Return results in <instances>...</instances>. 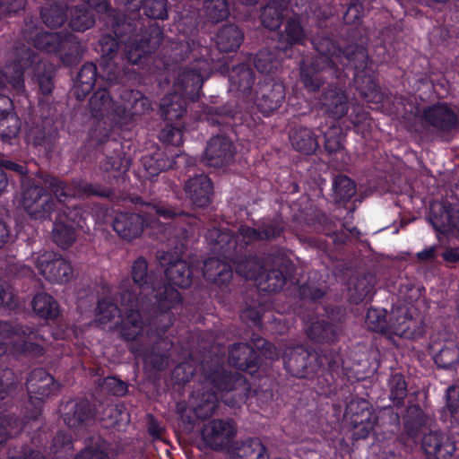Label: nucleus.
<instances>
[{
    "instance_id": "f257e3e1",
    "label": "nucleus",
    "mask_w": 459,
    "mask_h": 459,
    "mask_svg": "<svg viewBox=\"0 0 459 459\" xmlns=\"http://www.w3.org/2000/svg\"><path fill=\"white\" fill-rule=\"evenodd\" d=\"M201 21L199 9L184 4L174 17L173 30L178 32L169 45L162 48L163 68L169 69L170 64H179L190 60L189 65L178 74V84L184 85L191 81L192 97L197 96V91L209 77L219 59L214 49L208 46L207 35L198 30Z\"/></svg>"
},
{
    "instance_id": "f03ea898",
    "label": "nucleus",
    "mask_w": 459,
    "mask_h": 459,
    "mask_svg": "<svg viewBox=\"0 0 459 459\" xmlns=\"http://www.w3.org/2000/svg\"><path fill=\"white\" fill-rule=\"evenodd\" d=\"M311 44L318 53L314 60L337 65L341 70L349 72L352 76L353 87L363 100L381 102L383 93L377 83L373 62L362 40L360 43H350L342 47L333 36L322 30L312 37Z\"/></svg>"
},
{
    "instance_id": "7ed1b4c3",
    "label": "nucleus",
    "mask_w": 459,
    "mask_h": 459,
    "mask_svg": "<svg viewBox=\"0 0 459 459\" xmlns=\"http://www.w3.org/2000/svg\"><path fill=\"white\" fill-rule=\"evenodd\" d=\"M101 83L94 91L89 101V108L91 116L97 119L96 125L89 132V140L91 145L99 148L104 145L105 150H111L112 153H106V157L100 161V168L105 172L114 171L118 178L126 173L131 164V160L126 155L120 142L110 138L113 125V110L117 106L111 97V89L115 85L125 84L126 82H108L101 74Z\"/></svg>"
},
{
    "instance_id": "20e7f679",
    "label": "nucleus",
    "mask_w": 459,
    "mask_h": 459,
    "mask_svg": "<svg viewBox=\"0 0 459 459\" xmlns=\"http://www.w3.org/2000/svg\"><path fill=\"white\" fill-rule=\"evenodd\" d=\"M202 370L206 384L192 393V404L195 415L199 419H208L213 415L219 407L218 392L226 393L230 396L225 398V403L230 407H239L249 397L251 387L247 378L238 372L224 369L221 364H202Z\"/></svg>"
},
{
    "instance_id": "39448f33",
    "label": "nucleus",
    "mask_w": 459,
    "mask_h": 459,
    "mask_svg": "<svg viewBox=\"0 0 459 459\" xmlns=\"http://www.w3.org/2000/svg\"><path fill=\"white\" fill-rule=\"evenodd\" d=\"M320 60L302 59L299 65L300 82L308 92H317L328 76L335 79L331 82L320 98L321 109L334 120L342 118L349 110L347 87L353 86L351 74L341 70L337 65H330Z\"/></svg>"
},
{
    "instance_id": "423d86ee",
    "label": "nucleus",
    "mask_w": 459,
    "mask_h": 459,
    "mask_svg": "<svg viewBox=\"0 0 459 459\" xmlns=\"http://www.w3.org/2000/svg\"><path fill=\"white\" fill-rule=\"evenodd\" d=\"M137 15L129 17L121 13H111L112 30L115 36L123 43L121 59L132 66H137L138 70H144L145 66H148L146 72L154 74V69L149 65L155 61L153 56L164 40V32L156 23L150 24L137 32Z\"/></svg>"
},
{
    "instance_id": "0eeeda50",
    "label": "nucleus",
    "mask_w": 459,
    "mask_h": 459,
    "mask_svg": "<svg viewBox=\"0 0 459 459\" xmlns=\"http://www.w3.org/2000/svg\"><path fill=\"white\" fill-rule=\"evenodd\" d=\"M344 355L340 347L320 349L318 351L303 345L288 348L283 355L286 371L298 378H323L331 385L340 376Z\"/></svg>"
},
{
    "instance_id": "6e6552de",
    "label": "nucleus",
    "mask_w": 459,
    "mask_h": 459,
    "mask_svg": "<svg viewBox=\"0 0 459 459\" xmlns=\"http://www.w3.org/2000/svg\"><path fill=\"white\" fill-rule=\"evenodd\" d=\"M245 243L237 249H223L212 252L216 256L207 258L204 263L203 275L206 281L218 286L227 285L233 276L232 266L238 274L246 279L257 280L265 273L264 259L252 251H245Z\"/></svg>"
},
{
    "instance_id": "1a4fd4ad",
    "label": "nucleus",
    "mask_w": 459,
    "mask_h": 459,
    "mask_svg": "<svg viewBox=\"0 0 459 459\" xmlns=\"http://www.w3.org/2000/svg\"><path fill=\"white\" fill-rule=\"evenodd\" d=\"M141 213L119 212L112 222L113 230L125 240L131 241L141 236L144 228L152 227L156 219L170 221V224L178 227L181 231H187L192 217L188 212L171 207L162 203L144 204Z\"/></svg>"
},
{
    "instance_id": "9d476101",
    "label": "nucleus",
    "mask_w": 459,
    "mask_h": 459,
    "mask_svg": "<svg viewBox=\"0 0 459 459\" xmlns=\"http://www.w3.org/2000/svg\"><path fill=\"white\" fill-rule=\"evenodd\" d=\"M128 280L119 284L120 306L125 312L117 326L121 338L127 342L137 340L143 332L148 336L149 312L143 310L144 300H139V297L133 291Z\"/></svg>"
},
{
    "instance_id": "9b49d317",
    "label": "nucleus",
    "mask_w": 459,
    "mask_h": 459,
    "mask_svg": "<svg viewBox=\"0 0 459 459\" xmlns=\"http://www.w3.org/2000/svg\"><path fill=\"white\" fill-rule=\"evenodd\" d=\"M60 385L46 369H32L26 380L28 401L21 409L20 419L24 420L25 427L30 421H38L43 411V403L50 396L56 394Z\"/></svg>"
},
{
    "instance_id": "f8f14e48",
    "label": "nucleus",
    "mask_w": 459,
    "mask_h": 459,
    "mask_svg": "<svg viewBox=\"0 0 459 459\" xmlns=\"http://www.w3.org/2000/svg\"><path fill=\"white\" fill-rule=\"evenodd\" d=\"M149 292L153 293L154 301L147 308L150 316L147 323L148 331H156L159 334L167 333L175 320L172 310L182 305V295L168 282L159 286L153 285Z\"/></svg>"
},
{
    "instance_id": "ddd939ff",
    "label": "nucleus",
    "mask_w": 459,
    "mask_h": 459,
    "mask_svg": "<svg viewBox=\"0 0 459 459\" xmlns=\"http://www.w3.org/2000/svg\"><path fill=\"white\" fill-rule=\"evenodd\" d=\"M46 175L49 174L39 172L22 186L21 204L29 216L34 220L48 219L56 209V201L52 196L55 195V191L45 183Z\"/></svg>"
},
{
    "instance_id": "4468645a",
    "label": "nucleus",
    "mask_w": 459,
    "mask_h": 459,
    "mask_svg": "<svg viewBox=\"0 0 459 459\" xmlns=\"http://www.w3.org/2000/svg\"><path fill=\"white\" fill-rule=\"evenodd\" d=\"M123 43L116 36L105 34L100 37L97 51L100 54L101 76L111 82H126L131 79H136L138 75L143 74V70H136L129 67V64L118 65L116 58L118 50Z\"/></svg>"
},
{
    "instance_id": "2eb2a0df",
    "label": "nucleus",
    "mask_w": 459,
    "mask_h": 459,
    "mask_svg": "<svg viewBox=\"0 0 459 459\" xmlns=\"http://www.w3.org/2000/svg\"><path fill=\"white\" fill-rule=\"evenodd\" d=\"M45 183L55 191V197L61 204L73 198H88L91 196L109 198L114 191L111 187L100 184H92L82 178H74L70 183L65 182L52 175L44 176Z\"/></svg>"
},
{
    "instance_id": "dca6fc26",
    "label": "nucleus",
    "mask_w": 459,
    "mask_h": 459,
    "mask_svg": "<svg viewBox=\"0 0 459 459\" xmlns=\"http://www.w3.org/2000/svg\"><path fill=\"white\" fill-rule=\"evenodd\" d=\"M120 100L113 110V125L117 127L133 126L152 110L151 100L137 90L123 88Z\"/></svg>"
},
{
    "instance_id": "f3484780",
    "label": "nucleus",
    "mask_w": 459,
    "mask_h": 459,
    "mask_svg": "<svg viewBox=\"0 0 459 459\" xmlns=\"http://www.w3.org/2000/svg\"><path fill=\"white\" fill-rule=\"evenodd\" d=\"M35 48L47 53L56 54L63 64L72 65L80 54V43L71 32H39L34 39Z\"/></svg>"
},
{
    "instance_id": "a211bd4d",
    "label": "nucleus",
    "mask_w": 459,
    "mask_h": 459,
    "mask_svg": "<svg viewBox=\"0 0 459 459\" xmlns=\"http://www.w3.org/2000/svg\"><path fill=\"white\" fill-rule=\"evenodd\" d=\"M40 124L32 126L27 133L28 139L34 146L43 147L47 152H52L59 139L58 127L55 125L58 112L56 106L43 98L39 99Z\"/></svg>"
},
{
    "instance_id": "6ab92c4d",
    "label": "nucleus",
    "mask_w": 459,
    "mask_h": 459,
    "mask_svg": "<svg viewBox=\"0 0 459 459\" xmlns=\"http://www.w3.org/2000/svg\"><path fill=\"white\" fill-rule=\"evenodd\" d=\"M210 250L221 252L223 249H237V245L245 243V251H251L249 246L252 243L263 241L259 223L256 228L248 225H241L238 229V235L230 230H222L218 228L209 230L205 235Z\"/></svg>"
},
{
    "instance_id": "aec40b11",
    "label": "nucleus",
    "mask_w": 459,
    "mask_h": 459,
    "mask_svg": "<svg viewBox=\"0 0 459 459\" xmlns=\"http://www.w3.org/2000/svg\"><path fill=\"white\" fill-rule=\"evenodd\" d=\"M271 268L266 272L264 290L280 291L288 281L295 277L296 265L290 259L288 250L283 247L273 249L267 256Z\"/></svg>"
},
{
    "instance_id": "412c9836",
    "label": "nucleus",
    "mask_w": 459,
    "mask_h": 459,
    "mask_svg": "<svg viewBox=\"0 0 459 459\" xmlns=\"http://www.w3.org/2000/svg\"><path fill=\"white\" fill-rule=\"evenodd\" d=\"M421 121L445 140H448L447 137L459 128V114L450 104L444 101L424 107Z\"/></svg>"
},
{
    "instance_id": "4be33fe9",
    "label": "nucleus",
    "mask_w": 459,
    "mask_h": 459,
    "mask_svg": "<svg viewBox=\"0 0 459 459\" xmlns=\"http://www.w3.org/2000/svg\"><path fill=\"white\" fill-rule=\"evenodd\" d=\"M165 334L166 333L159 334L156 331L148 332V338L153 341V344L150 348L136 346L131 349L136 357L143 359L144 368L150 371H162L169 363L174 342Z\"/></svg>"
},
{
    "instance_id": "5701e85b",
    "label": "nucleus",
    "mask_w": 459,
    "mask_h": 459,
    "mask_svg": "<svg viewBox=\"0 0 459 459\" xmlns=\"http://www.w3.org/2000/svg\"><path fill=\"white\" fill-rule=\"evenodd\" d=\"M345 416L349 418L353 429L355 440L367 438L378 421L371 404L364 398L351 400L345 408Z\"/></svg>"
},
{
    "instance_id": "b1692460",
    "label": "nucleus",
    "mask_w": 459,
    "mask_h": 459,
    "mask_svg": "<svg viewBox=\"0 0 459 459\" xmlns=\"http://www.w3.org/2000/svg\"><path fill=\"white\" fill-rule=\"evenodd\" d=\"M178 82V76L174 82L175 91L165 95L160 100V115L167 122L182 118L186 112L188 100L195 102L200 98L203 85L198 89L197 96L194 98L189 92L192 88L191 81L186 82L184 85H179Z\"/></svg>"
},
{
    "instance_id": "393cba45",
    "label": "nucleus",
    "mask_w": 459,
    "mask_h": 459,
    "mask_svg": "<svg viewBox=\"0 0 459 459\" xmlns=\"http://www.w3.org/2000/svg\"><path fill=\"white\" fill-rule=\"evenodd\" d=\"M35 61L34 50L22 46L16 49L14 59L11 64L0 68V89L13 88L17 93L25 91V68Z\"/></svg>"
},
{
    "instance_id": "a878e982",
    "label": "nucleus",
    "mask_w": 459,
    "mask_h": 459,
    "mask_svg": "<svg viewBox=\"0 0 459 459\" xmlns=\"http://www.w3.org/2000/svg\"><path fill=\"white\" fill-rule=\"evenodd\" d=\"M200 434L206 447L222 451L230 446L236 436V425L231 419H213L203 424Z\"/></svg>"
},
{
    "instance_id": "bb28decb",
    "label": "nucleus",
    "mask_w": 459,
    "mask_h": 459,
    "mask_svg": "<svg viewBox=\"0 0 459 459\" xmlns=\"http://www.w3.org/2000/svg\"><path fill=\"white\" fill-rule=\"evenodd\" d=\"M283 82L265 78L260 81L255 91V104L264 117H269L281 108L285 100Z\"/></svg>"
},
{
    "instance_id": "cd10ccee",
    "label": "nucleus",
    "mask_w": 459,
    "mask_h": 459,
    "mask_svg": "<svg viewBox=\"0 0 459 459\" xmlns=\"http://www.w3.org/2000/svg\"><path fill=\"white\" fill-rule=\"evenodd\" d=\"M36 267L39 273L52 283H66L72 279L74 273L71 264L54 252H45L38 256Z\"/></svg>"
},
{
    "instance_id": "c85d7f7f",
    "label": "nucleus",
    "mask_w": 459,
    "mask_h": 459,
    "mask_svg": "<svg viewBox=\"0 0 459 459\" xmlns=\"http://www.w3.org/2000/svg\"><path fill=\"white\" fill-rule=\"evenodd\" d=\"M96 416V406L88 399L70 400L61 407V417L70 429L88 427L95 421Z\"/></svg>"
},
{
    "instance_id": "c756f323",
    "label": "nucleus",
    "mask_w": 459,
    "mask_h": 459,
    "mask_svg": "<svg viewBox=\"0 0 459 459\" xmlns=\"http://www.w3.org/2000/svg\"><path fill=\"white\" fill-rule=\"evenodd\" d=\"M157 258L165 268L164 273L168 283L181 289L191 286L193 281L192 266L185 260L174 257L169 252H159Z\"/></svg>"
},
{
    "instance_id": "7c9ffc66",
    "label": "nucleus",
    "mask_w": 459,
    "mask_h": 459,
    "mask_svg": "<svg viewBox=\"0 0 459 459\" xmlns=\"http://www.w3.org/2000/svg\"><path fill=\"white\" fill-rule=\"evenodd\" d=\"M429 222L434 230L441 234H459V208L451 204L435 202L430 204Z\"/></svg>"
},
{
    "instance_id": "2f4dec72",
    "label": "nucleus",
    "mask_w": 459,
    "mask_h": 459,
    "mask_svg": "<svg viewBox=\"0 0 459 459\" xmlns=\"http://www.w3.org/2000/svg\"><path fill=\"white\" fill-rule=\"evenodd\" d=\"M230 366L243 372L253 375L257 371L261 364V357L258 351L247 342H236L228 349Z\"/></svg>"
},
{
    "instance_id": "473e14b6",
    "label": "nucleus",
    "mask_w": 459,
    "mask_h": 459,
    "mask_svg": "<svg viewBox=\"0 0 459 459\" xmlns=\"http://www.w3.org/2000/svg\"><path fill=\"white\" fill-rule=\"evenodd\" d=\"M235 155L232 141L224 135H215L210 139L204 152V158L211 167L221 168L230 163Z\"/></svg>"
},
{
    "instance_id": "72a5a7b5",
    "label": "nucleus",
    "mask_w": 459,
    "mask_h": 459,
    "mask_svg": "<svg viewBox=\"0 0 459 459\" xmlns=\"http://www.w3.org/2000/svg\"><path fill=\"white\" fill-rule=\"evenodd\" d=\"M184 190L195 207L206 208L212 202L213 183L207 175L200 174L190 178L186 182Z\"/></svg>"
},
{
    "instance_id": "f704fd0d",
    "label": "nucleus",
    "mask_w": 459,
    "mask_h": 459,
    "mask_svg": "<svg viewBox=\"0 0 459 459\" xmlns=\"http://www.w3.org/2000/svg\"><path fill=\"white\" fill-rule=\"evenodd\" d=\"M307 338L314 343L333 344L342 333L341 325L332 320L316 319L306 328Z\"/></svg>"
},
{
    "instance_id": "c9c22d12",
    "label": "nucleus",
    "mask_w": 459,
    "mask_h": 459,
    "mask_svg": "<svg viewBox=\"0 0 459 459\" xmlns=\"http://www.w3.org/2000/svg\"><path fill=\"white\" fill-rule=\"evenodd\" d=\"M18 395L15 394L7 405H4V402L0 400L2 414L0 417V446L5 443L8 437L20 434L25 429L24 420L20 419V416H16L14 412L9 411L13 406L18 408L16 404L19 402Z\"/></svg>"
},
{
    "instance_id": "e433bc0d",
    "label": "nucleus",
    "mask_w": 459,
    "mask_h": 459,
    "mask_svg": "<svg viewBox=\"0 0 459 459\" xmlns=\"http://www.w3.org/2000/svg\"><path fill=\"white\" fill-rule=\"evenodd\" d=\"M421 446L424 452L435 459H451L456 450L455 442L439 431L425 434Z\"/></svg>"
},
{
    "instance_id": "4c0bfd02",
    "label": "nucleus",
    "mask_w": 459,
    "mask_h": 459,
    "mask_svg": "<svg viewBox=\"0 0 459 459\" xmlns=\"http://www.w3.org/2000/svg\"><path fill=\"white\" fill-rule=\"evenodd\" d=\"M131 275L133 283L128 279L131 285L130 290L135 291V293L139 297V300H144L145 299L151 300L150 299H148L147 296L151 288L154 284L152 281V276L149 272L147 260L143 256H140L136 260H134L131 269ZM123 281H126V279H123L119 282V284Z\"/></svg>"
},
{
    "instance_id": "58836bf2",
    "label": "nucleus",
    "mask_w": 459,
    "mask_h": 459,
    "mask_svg": "<svg viewBox=\"0 0 459 459\" xmlns=\"http://www.w3.org/2000/svg\"><path fill=\"white\" fill-rule=\"evenodd\" d=\"M255 80V74L247 64L234 65L230 72V90L238 97L248 99L252 96V89Z\"/></svg>"
},
{
    "instance_id": "ea45409f",
    "label": "nucleus",
    "mask_w": 459,
    "mask_h": 459,
    "mask_svg": "<svg viewBox=\"0 0 459 459\" xmlns=\"http://www.w3.org/2000/svg\"><path fill=\"white\" fill-rule=\"evenodd\" d=\"M204 112L207 115L211 125L218 126L222 129L240 125L244 118V114L237 111L230 103H227L220 107H207L204 109ZM244 122L247 123V126H250V123L247 122L246 118L243 123Z\"/></svg>"
},
{
    "instance_id": "a19ab883",
    "label": "nucleus",
    "mask_w": 459,
    "mask_h": 459,
    "mask_svg": "<svg viewBox=\"0 0 459 459\" xmlns=\"http://www.w3.org/2000/svg\"><path fill=\"white\" fill-rule=\"evenodd\" d=\"M207 39L211 48V43L214 40L216 48L220 52H236L244 40V33L238 26L226 24L219 29L214 38L207 35Z\"/></svg>"
},
{
    "instance_id": "79ce46f5",
    "label": "nucleus",
    "mask_w": 459,
    "mask_h": 459,
    "mask_svg": "<svg viewBox=\"0 0 459 459\" xmlns=\"http://www.w3.org/2000/svg\"><path fill=\"white\" fill-rule=\"evenodd\" d=\"M96 65L92 62H86L81 67L76 79L74 80L73 94L76 100H83L85 97L93 90L94 86L101 83Z\"/></svg>"
},
{
    "instance_id": "37998d69",
    "label": "nucleus",
    "mask_w": 459,
    "mask_h": 459,
    "mask_svg": "<svg viewBox=\"0 0 459 459\" xmlns=\"http://www.w3.org/2000/svg\"><path fill=\"white\" fill-rule=\"evenodd\" d=\"M289 140L296 152L305 155L314 154L319 149L317 135L313 129L304 126L290 128Z\"/></svg>"
},
{
    "instance_id": "c03bdc74",
    "label": "nucleus",
    "mask_w": 459,
    "mask_h": 459,
    "mask_svg": "<svg viewBox=\"0 0 459 459\" xmlns=\"http://www.w3.org/2000/svg\"><path fill=\"white\" fill-rule=\"evenodd\" d=\"M306 39L307 34L299 19L290 18L288 20L279 39V45L282 48L284 56L291 58L293 56L292 47L303 45Z\"/></svg>"
},
{
    "instance_id": "a18cd8bd",
    "label": "nucleus",
    "mask_w": 459,
    "mask_h": 459,
    "mask_svg": "<svg viewBox=\"0 0 459 459\" xmlns=\"http://www.w3.org/2000/svg\"><path fill=\"white\" fill-rule=\"evenodd\" d=\"M35 61L25 68L32 69V78L39 86V93L46 98H49L54 90L55 71L50 64L43 62L39 55L34 51Z\"/></svg>"
},
{
    "instance_id": "49530a36",
    "label": "nucleus",
    "mask_w": 459,
    "mask_h": 459,
    "mask_svg": "<svg viewBox=\"0 0 459 459\" xmlns=\"http://www.w3.org/2000/svg\"><path fill=\"white\" fill-rule=\"evenodd\" d=\"M15 336L37 339L39 336V331L33 325L0 320V357L7 351L4 340L11 339Z\"/></svg>"
},
{
    "instance_id": "de8ad7c7",
    "label": "nucleus",
    "mask_w": 459,
    "mask_h": 459,
    "mask_svg": "<svg viewBox=\"0 0 459 459\" xmlns=\"http://www.w3.org/2000/svg\"><path fill=\"white\" fill-rule=\"evenodd\" d=\"M282 56L284 55L280 45L274 48H264L255 55L253 63L259 73L270 74L281 66Z\"/></svg>"
},
{
    "instance_id": "09e8293b",
    "label": "nucleus",
    "mask_w": 459,
    "mask_h": 459,
    "mask_svg": "<svg viewBox=\"0 0 459 459\" xmlns=\"http://www.w3.org/2000/svg\"><path fill=\"white\" fill-rule=\"evenodd\" d=\"M291 0H269L262 8L260 19L263 26L270 30H275L281 25L284 13Z\"/></svg>"
},
{
    "instance_id": "8fccbe9b",
    "label": "nucleus",
    "mask_w": 459,
    "mask_h": 459,
    "mask_svg": "<svg viewBox=\"0 0 459 459\" xmlns=\"http://www.w3.org/2000/svg\"><path fill=\"white\" fill-rule=\"evenodd\" d=\"M129 11L139 12L152 20H165L168 18L167 0H121Z\"/></svg>"
},
{
    "instance_id": "3c124183",
    "label": "nucleus",
    "mask_w": 459,
    "mask_h": 459,
    "mask_svg": "<svg viewBox=\"0 0 459 459\" xmlns=\"http://www.w3.org/2000/svg\"><path fill=\"white\" fill-rule=\"evenodd\" d=\"M167 152L168 151L156 152L153 154H147L142 158L144 169L150 177H156L160 172L174 168L176 164L175 158L178 157V154L170 153L169 155Z\"/></svg>"
},
{
    "instance_id": "603ef678",
    "label": "nucleus",
    "mask_w": 459,
    "mask_h": 459,
    "mask_svg": "<svg viewBox=\"0 0 459 459\" xmlns=\"http://www.w3.org/2000/svg\"><path fill=\"white\" fill-rule=\"evenodd\" d=\"M433 359L441 368H453L459 362V346L452 341L446 342L440 348L431 346Z\"/></svg>"
},
{
    "instance_id": "864d4df0",
    "label": "nucleus",
    "mask_w": 459,
    "mask_h": 459,
    "mask_svg": "<svg viewBox=\"0 0 459 459\" xmlns=\"http://www.w3.org/2000/svg\"><path fill=\"white\" fill-rule=\"evenodd\" d=\"M32 308L35 314L43 319L54 320L60 315L58 302L49 294L41 292L33 297Z\"/></svg>"
},
{
    "instance_id": "5fc2aeb1",
    "label": "nucleus",
    "mask_w": 459,
    "mask_h": 459,
    "mask_svg": "<svg viewBox=\"0 0 459 459\" xmlns=\"http://www.w3.org/2000/svg\"><path fill=\"white\" fill-rule=\"evenodd\" d=\"M427 423V416L419 404L410 405L403 415V429L409 437H416Z\"/></svg>"
},
{
    "instance_id": "6e6d98bb",
    "label": "nucleus",
    "mask_w": 459,
    "mask_h": 459,
    "mask_svg": "<svg viewBox=\"0 0 459 459\" xmlns=\"http://www.w3.org/2000/svg\"><path fill=\"white\" fill-rule=\"evenodd\" d=\"M22 387L18 377L8 367H0V400L7 405L15 394H19Z\"/></svg>"
},
{
    "instance_id": "4d7b16f0",
    "label": "nucleus",
    "mask_w": 459,
    "mask_h": 459,
    "mask_svg": "<svg viewBox=\"0 0 459 459\" xmlns=\"http://www.w3.org/2000/svg\"><path fill=\"white\" fill-rule=\"evenodd\" d=\"M349 121L351 126H348L347 129H352L362 137L368 136L372 130L373 119L369 112L363 106H352L351 112L349 115Z\"/></svg>"
},
{
    "instance_id": "13d9d810",
    "label": "nucleus",
    "mask_w": 459,
    "mask_h": 459,
    "mask_svg": "<svg viewBox=\"0 0 459 459\" xmlns=\"http://www.w3.org/2000/svg\"><path fill=\"white\" fill-rule=\"evenodd\" d=\"M349 121L351 126H348L347 129H352L362 137L368 136L372 130L373 119L369 112L363 106H352L351 112L349 115Z\"/></svg>"
},
{
    "instance_id": "bf43d9fd",
    "label": "nucleus",
    "mask_w": 459,
    "mask_h": 459,
    "mask_svg": "<svg viewBox=\"0 0 459 459\" xmlns=\"http://www.w3.org/2000/svg\"><path fill=\"white\" fill-rule=\"evenodd\" d=\"M237 459H268L267 448L258 437H248L234 450Z\"/></svg>"
},
{
    "instance_id": "052dcab7",
    "label": "nucleus",
    "mask_w": 459,
    "mask_h": 459,
    "mask_svg": "<svg viewBox=\"0 0 459 459\" xmlns=\"http://www.w3.org/2000/svg\"><path fill=\"white\" fill-rule=\"evenodd\" d=\"M350 299L354 304L372 300L375 293V279L372 275L358 278L352 289H350Z\"/></svg>"
},
{
    "instance_id": "680f3d73",
    "label": "nucleus",
    "mask_w": 459,
    "mask_h": 459,
    "mask_svg": "<svg viewBox=\"0 0 459 459\" xmlns=\"http://www.w3.org/2000/svg\"><path fill=\"white\" fill-rule=\"evenodd\" d=\"M52 238L53 241L63 249H67L72 247L76 239L74 225L62 221L61 214H59V219H56L54 222Z\"/></svg>"
},
{
    "instance_id": "e2e57ef3",
    "label": "nucleus",
    "mask_w": 459,
    "mask_h": 459,
    "mask_svg": "<svg viewBox=\"0 0 459 459\" xmlns=\"http://www.w3.org/2000/svg\"><path fill=\"white\" fill-rule=\"evenodd\" d=\"M22 122L17 115L0 118V140L3 143L14 145L19 141Z\"/></svg>"
},
{
    "instance_id": "0e129e2a",
    "label": "nucleus",
    "mask_w": 459,
    "mask_h": 459,
    "mask_svg": "<svg viewBox=\"0 0 459 459\" xmlns=\"http://www.w3.org/2000/svg\"><path fill=\"white\" fill-rule=\"evenodd\" d=\"M389 398L393 405L398 409L403 407L404 399L408 394V384L402 373L391 375L388 379Z\"/></svg>"
},
{
    "instance_id": "69168bd1",
    "label": "nucleus",
    "mask_w": 459,
    "mask_h": 459,
    "mask_svg": "<svg viewBox=\"0 0 459 459\" xmlns=\"http://www.w3.org/2000/svg\"><path fill=\"white\" fill-rule=\"evenodd\" d=\"M333 196L337 204H346L356 193V184L345 175H338L333 182Z\"/></svg>"
},
{
    "instance_id": "338daca9",
    "label": "nucleus",
    "mask_w": 459,
    "mask_h": 459,
    "mask_svg": "<svg viewBox=\"0 0 459 459\" xmlns=\"http://www.w3.org/2000/svg\"><path fill=\"white\" fill-rule=\"evenodd\" d=\"M118 301L120 302L119 285L117 286L116 301L108 297H104L99 299L95 308V315L100 323L107 324L108 322H111L116 316H117L120 314L121 310L118 307Z\"/></svg>"
},
{
    "instance_id": "774afa93",
    "label": "nucleus",
    "mask_w": 459,
    "mask_h": 459,
    "mask_svg": "<svg viewBox=\"0 0 459 459\" xmlns=\"http://www.w3.org/2000/svg\"><path fill=\"white\" fill-rule=\"evenodd\" d=\"M94 23L95 18L91 11L81 6H75L71 10L69 27L74 31L83 32L91 28Z\"/></svg>"
}]
</instances>
